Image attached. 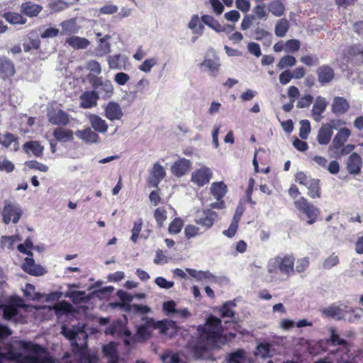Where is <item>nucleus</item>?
<instances>
[{
	"mask_svg": "<svg viewBox=\"0 0 363 363\" xmlns=\"http://www.w3.org/2000/svg\"><path fill=\"white\" fill-rule=\"evenodd\" d=\"M239 223L231 221L230 226L227 230L223 231V234L228 238H233L238 229Z\"/></svg>",
	"mask_w": 363,
	"mask_h": 363,
	"instance_id": "obj_64",
	"label": "nucleus"
},
{
	"mask_svg": "<svg viewBox=\"0 0 363 363\" xmlns=\"http://www.w3.org/2000/svg\"><path fill=\"white\" fill-rule=\"evenodd\" d=\"M362 167V159L357 152H352L347 160L346 168L350 174H358Z\"/></svg>",
	"mask_w": 363,
	"mask_h": 363,
	"instance_id": "obj_14",
	"label": "nucleus"
},
{
	"mask_svg": "<svg viewBox=\"0 0 363 363\" xmlns=\"http://www.w3.org/2000/svg\"><path fill=\"white\" fill-rule=\"evenodd\" d=\"M269 11L275 16H281L285 11V6L280 0H274L269 4Z\"/></svg>",
	"mask_w": 363,
	"mask_h": 363,
	"instance_id": "obj_38",
	"label": "nucleus"
},
{
	"mask_svg": "<svg viewBox=\"0 0 363 363\" xmlns=\"http://www.w3.org/2000/svg\"><path fill=\"white\" fill-rule=\"evenodd\" d=\"M301 43L297 39H290L285 43V51L286 52H296L299 50Z\"/></svg>",
	"mask_w": 363,
	"mask_h": 363,
	"instance_id": "obj_54",
	"label": "nucleus"
},
{
	"mask_svg": "<svg viewBox=\"0 0 363 363\" xmlns=\"http://www.w3.org/2000/svg\"><path fill=\"white\" fill-rule=\"evenodd\" d=\"M123 116L121 107L116 101H109L104 108V116L111 121L121 120Z\"/></svg>",
	"mask_w": 363,
	"mask_h": 363,
	"instance_id": "obj_15",
	"label": "nucleus"
},
{
	"mask_svg": "<svg viewBox=\"0 0 363 363\" xmlns=\"http://www.w3.org/2000/svg\"><path fill=\"white\" fill-rule=\"evenodd\" d=\"M3 316L6 320H10L18 314V308L15 305H2Z\"/></svg>",
	"mask_w": 363,
	"mask_h": 363,
	"instance_id": "obj_46",
	"label": "nucleus"
},
{
	"mask_svg": "<svg viewBox=\"0 0 363 363\" xmlns=\"http://www.w3.org/2000/svg\"><path fill=\"white\" fill-rule=\"evenodd\" d=\"M33 247V244L32 240L30 238H27L23 244H19L17 246V249L19 252L26 254L28 256H32L33 252L30 251V249H32Z\"/></svg>",
	"mask_w": 363,
	"mask_h": 363,
	"instance_id": "obj_52",
	"label": "nucleus"
},
{
	"mask_svg": "<svg viewBox=\"0 0 363 363\" xmlns=\"http://www.w3.org/2000/svg\"><path fill=\"white\" fill-rule=\"evenodd\" d=\"M313 97L311 94H306L301 97L297 102V107L299 108H308L313 103Z\"/></svg>",
	"mask_w": 363,
	"mask_h": 363,
	"instance_id": "obj_58",
	"label": "nucleus"
},
{
	"mask_svg": "<svg viewBox=\"0 0 363 363\" xmlns=\"http://www.w3.org/2000/svg\"><path fill=\"white\" fill-rule=\"evenodd\" d=\"M310 259L308 257L299 258L296 261V269L294 270L298 273L304 272L309 267Z\"/></svg>",
	"mask_w": 363,
	"mask_h": 363,
	"instance_id": "obj_51",
	"label": "nucleus"
},
{
	"mask_svg": "<svg viewBox=\"0 0 363 363\" xmlns=\"http://www.w3.org/2000/svg\"><path fill=\"white\" fill-rule=\"evenodd\" d=\"M294 205L301 213L306 215L307 218L306 223L308 225H313L319 219L320 210L313 203H310L305 197L301 196L298 199L296 200Z\"/></svg>",
	"mask_w": 363,
	"mask_h": 363,
	"instance_id": "obj_3",
	"label": "nucleus"
},
{
	"mask_svg": "<svg viewBox=\"0 0 363 363\" xmlns=\"http://www.w3.org/2000/svg\"><path fill=\"white\" fill-rule=\"evenodd\" d=\"M156 64L157 61L155 58L147 59L139 66V69L144 72H149Z\"/></svg>",
	"mask_w": 363,
	"mask_h": 363,
	"instance_id": "obj_63",
	"label": "nucleus"
},
{
	"mask_svg": "<svg viewBox=\"0 0 363 363\" xmlns=\"http://www.w3.org/2000/svg\"><path fill=\"white\" fill-rule=\"evenodd\" d=\"M191 168L190 160L182 158L175 161L171 167V172L177 177H182L186 174Z\"/></svg>",
	"mask_w": 363,
	"mask_h": 363,
	"instance_id": "obj_13",
	"label": "nucleus"
},
{
	"mask_svg": "<svg viewBox=\"0 0 363 363\" xmlns=\"http://www.w3.org/2000/svg\"><path fill=\"white\" fill-rule=\"evenodd\" d=\"M92 89L96 93L99 99L107 100L112 97L114 88L109 79H104L102 77H91L89 83Z\"/></svg>",
	"mask_w": 363,
	"mask_h": 363,
	"instance_id": "obj_4",
	"label": "nucleus"
},
{
	"mask_svg": "<svg viewBox=\"0 0 363 363\" xmlns=\"http://www.w3.org/2000/svg\"><path fill=\"white\" fill-rule=\"evenodd\" d=\"M117 296L125 308L127 307V305L130 304V302H131L133 299V296L123 290H118L117 291Z\"/></svg>",
	"mask_w": 363,
	"mask_h": 363,
	"instance_id": "obj_61",
	"label": "nucleus"
},
{
	"mask_svg": "<svg viewBox=\"0 0 363 363\" xmlns=\"http://www.w3.org/2000/svg\"><path fill=\"white\" fill-rule=\"evenodd\" d=\"M143 320H145V323L137 327L136 334L139 338L145 340L151 337L152 331L154 329L152 318L145 317Z\"/></svg>",
	"mask_w": 363,
	"mask_h": 363,
	"instance_id": "obj_21",
	"label": "nucleus"
},
{
	"mask_svg": "<svg viewBox=\"0 0 363 363\" xmlns=\"http://www.w3.org/2000/svg\"><path fill=\"white\" fill-rule=\"evenodd\" d=\"M89 123L95 132L106 133L108 130V124L105 120L102 119L96 114H90L89 116Z\"/></svg>",
	"mask_w": 363,
	"mask_h": 363,
	"instance_id": "obj_24",
	"label": "nucleus"
},
{
	"mask_svg": "<svg viewBox=\"0 0 363 363\" xmlns=\"http://www.w3.org/2000/svg\"><path fill=\"white\" fill-rule=\"evenodd\" d=\"M154 218L157 222V225L161 228L163 226L164 221L167 219V211L163 207L157 208L154 211Z\"/></svg>",
	"mask_w": 363,
	"mask_h": 363,
	"instance_id": "obj_45",
	"label": "nucleus"
},
{
	"mask_svg": "<svg viewBox=\"0 0 363 363\" xmlns=\"http://www.w3.org/2000/svg\"><path fill=\"white\" fill-rule=\"evenodd\" d=\"M220 63L218 59H205L201 63V67H206L213 77H216L220 69Z\"/></svg>",
	"mask_w": 363,
	"mask_h": 363,
	"instance_id": "obj_35",
	"label": "nucleus"
},
{
	"mask_svg": "<svg viewBox=\"0 0 363 363\" xmlns=\"http://www.w3.org/2000/svg\"><path fill=\"white\" fill-rule=\"evenodd\" d=\"M354 309L347 306L331 305L323 310V313L328 317L336 318L337 320L345 318V314L347 313H354Z\"/></svg>",
	"mask_w": 363,
	"mask_h": 363,
	"instance_id": "obj_10",
	"label": "nucleus"
},
{
	"mask_svg": "<svg viewBox=\"0 0 363 363\" xmlns=\"http://www.w3.org/2000/svg\"><path fill=\"white\" fill-rule=\"evenodd\" d=\"M142 225H143V219L139 218L136 221L134 222L133 228L132 229V235L130 237V240L133 242H136L138 241L140 233L142 230Z\"/></svg>",
	"mask_w": 363,
	"mask_h": 363,
	"instance_id": "obj_53",
	"label": "nucleus"
},
{
	"mask_svg": "<svg viewBox=\"0 0 363 363\" xmlns=\"http://www.w3.org/2000/svg\"><path fill=\"white\" fill-rule=\"evenodd\" d=\"M55 309L57 312L67 313L72 311V306L69 303L62 301L55 305Z\"/></svg>",
	"mask_w": 363,
	"mask_h": 363,
	"instance_id": "obj_59",
	"label": "nucleus"
},
{
	"mask_svg": "<svg viewBox=\"0 0 363 363\" xmlns=\"http://www.w3.org/2000/svg\"><path fill=\"white\" fill-rule=\"evenodd\" d=\"M217 218L218 213L216 211L211 209H201L196 211L194 222L206 229H209Z\"/></svg>",
	"mask_w": 363,
	"mask_h": 363,
	"instance_id": "obj_6",
	"label": "nucleus"
},
{
	"mask_svg": "<svg viewBox=\"0 0 363 363\" xmlns=\"http://www.w3.org/2000/svg\"><path fill=\"white\" fill-rule=\"evenodd\" d=\"M65 43L75 50L85 49L90 44L86 38L76 35L67 38Z\"/></svg>",
	"mask_w": 363,
	"mask_h": 363,
	"instance_id": "obj_31",
	"label": "nucleus"
},
{
	"mask_svg": "<svg viewBox=\"0 0 363 363\" xmlns=\"http://www.w3.org/2000/svg\"><path fill=\"white\" fill-rule=\"evenodd\" d=\"M343 55L347 60L359 57L363 61V45L357 43L348 46L344 50Z\"/></svg>",
	"mask_w": 363,
	"mask_h": 363,
	"instance_id": "obj_25",
	"label": "nucleus"
},
{
	"mask_svg": "<svg viewBox=\"0 0 363 363\" xmlns=\"http://www.w3.org/2000/svg\"><path fill=\"white\" fill-rule=\"evenodd\" d=\"M24 272L32 276L43 275L45 270L40 265L35 264V261L31 257H26L22 265Z\"/></svg>",
	"mask_w": 363,
	"mask_h": 363,
	"instance_id": "obj_17",
	"label": "nucleus"
},
{
	"mask_svg": "<svg viewBox=\"0 0 363 363\" xmlns=\"http://www.w3.org/2000/svg\"><path fill=\"white\" fill-rule=\"evenodd\" d=\"M333 127L330 123L323 124L318 130L317 140L320 145H326L331 140Z\"/></svg>",
	"mask_w": 363,
	"mask_h": 363,
	"instance_id": "obj_22",
	"label": "nucleus"
},
{
	"mask_svg": "<svg viewBox=\"0 0 363 363\" xmlns=\"http://www.w3.org/2000/svg\"><path fill=\"white\" fill-rule=\"evenodd\" d=\"M87 69L89 73L87 74V79L90 83L91 77H99L98 75L101 72V67L100 64L96 60H90L87 63Z\"/></svg>",
	"mask_w": 363,
	"mask_h": 363,
	"instance_id": "obj_42",
	"label": "nucleus"
},
{
	"mask_svg": "<svg viewBox=\"0 0 363 363\" xmlns=\"http://www.w3.org/2000/svg\"><path fill=\"white\" fill-rule=\"evenodd\" d=\"M183 225L184 222L182 219L180 218H175L169 225V233L171 234H177L182 230Z\"/></svg>",
	"mask_w": 363,
	"mask_h": 363,
	"instance_id": "obj_50",
	"label": "nucleus"
},
{
	"mask_svg": "<svg viewBox=\"0 0 363 363\" xmlns=\"http://www.w3.org/2000/svg\"><path fill=\"white\" fill-rule=\"evenodd\" d=\"M327 103L323 97H317L312 108V116L314 121L320 122L323 118L322 114L325 112Z\"/></svg>",
	"mask_w": 363,
	"mask_h": 363,
	"instance_id": "obj_23",
	"label": "nucleus"
},
{
	"mask_svg": "<svg viewBox=\"0 0 363 363\" xmlns=\"http://www.w3.org/2000/svg\"><path fill=\"white\" fill-rule=\"evenodd\" d=\"M99 97L94 89L85 91L79 96L80 107L83 108H91L97 105Z\"/></svg>",
	"mask_w": 363,
	"mask_h": 363,
	"instance_id": "obj_16",
	"label": "nucleus"
},
{
	"mask_svg": "<svg viewBox=\"0 0 363 363\" xmlns=\"http://www.w3.org/2000/svg\"><path fill=\"white\" fill-rule=\"evenodd\" d=\"M318 81L322 85H326L333 81L335 77L333 68L328 65H323L318 67L315 71Z\"/></svg>",
	"mask_w": 363,
	"mask_h": 363,
	"instance_id": "obj_11",
	"label": "nucleus"
},
{
	"mask_svg": "<svg viewBox=\"0 0 363 363\" xmlns=\"http://www.w3.org/2000/svg\"><path fill=\"white\" fill-rule=\"evenodd\" d=\"M103 352L104 355L108 357V363L120 362L116 346L113 342L104 345L103 347Z\"/></svg>",
	"mask_w": 363,
	"mask_h": 363,
	"instance_id": "obj_29",
	"label": "nucleus"
},
{
	"mask_svg": "<svg viewBox=\"0 0 363 363\" xmlns=\"http://www.w3.org/2000/svg\"><path fill=\"white\" fill-rule=\"evenodd\" d=\"M53 137L60 142H68L74 140L73 131L69 129L57 128L53 130Z\"/></svg>",
	"mask_w": 363,
	"mask_h": 363,
	"instance_id": "obj_32",
	"label": "nucleus"
},
{
	"mask_svg": "<svg viewBox=\"0 0 363 363\" xmlns=\"http://www.w3.org/2000/svg\"><path fill=\"white\" fill-rule=\"evenodd\" d=\"M47 116L48 121L55 125L66 126L70 121L69 114L62 109H49Z\"/></svg>",
	"mask_w": 363,
	"mask_h": 363,
	"instance_id": "obj_9",
	"label": "nucleus"
},
{
	"mask_svg": "<svg viewBox=\"0 0 363 363\" xmlns=\"http://www.w3.org/2000/svg\"><path fill=\"white\" fill-rule=\"evenodd\" d=\"M289 29V23L286 18H281L277 21L275 26V35L282 38L286 35Z\"/></svg>",
	"mask_w": 363,
	"mask_h": 363,
	"instance_id": "obj_39",
	"label": "nucleus"
},
{
	"mask_svg": "<svg viewBox=\"0 0 363 363\" xmlns=\"http://www.w3.org/2000/svg\"><path fill=\"white\" fill-rule=\"evenodd\" d=\"M212 176L210 168L203 166L192 172L191 181L197 186L201 187L209 183Z\"/></svg>",
	"mask_w": 363,
	"mask_h": 363,
	"instance_id": "obj_7",
	"label": "nucleus"
},
{
	"mask_svg": "<svg viewBox=\"0 0 363 363\" xmlns=\"http://www.w3.org/2000/svg\"><path fill=\"white\" fill-rule=\"evenodd\" d=\"M153 329H159L161 333L165 334L167 333L170 327H172L175 323L172 320H158L156 321L152 318Z\"/></svg>",
	"mask_w": 363,
	"mask_h": 363,
	"instance_id": "obj_41",
	"label": "nucleus"
},
{
	"mask_svg": "<svg viewBox=\"0 0 363 363\" xmlns=\"http://www.w3.org/2000/svg\"><path fill=\"white\" fill-rule=\"evenodd\" d=\"M26 166L29 169H37L42 172H46L48 171V167L43 163L38 162L37 160H30L25 163Z\"/></svg>",
	"mask_w": 363,
	"mask_h": 363,
	"instance_id": "obj_57",
	"label": "nucleus"
},
{
	"mask_svg": "<svg viewBox=\"0 0 363 363\" xmlns=\"http://www.w3.org/2000/svg\"><path fill=\"white\" fill-rule=\"evenodd\" d=\"M296 258L293 254L279 255L272 258L267 265L270 274L280 272L287 277L294 274V263Z\"/></svg>",
	"mask_w": 363,
	"mask_h": 363,
	"instance_id": "obj_2",
	"label": "nucleus"
},
{
	"mask_svg": "<svg viewBox=\"0 0 363 363\" xmlns=\"http://www.w3.org/2000/svg\"><path fill=\"white\" fill-rule=\"evenodd\" d=\"M340 263L338 256L333 252L328 257L325 259L322 264V267L325 269H330L333 267L337 266Z\"/></svg>",
	"mask_w": 363,
	"mask_h": 363,
	"instance_id": "obj_47",
	"label": "nucleus"
},
{
	"mask_svg": "<svg viewBox=\"0 0 363 363\" xmlns=\"http://www.w3.org/2000/svg\"><path fill=\"white\" fill-rule=\"evenodd\" d=\"M75 135L86 143H96L100 140L99 135L95 131H93L90 127L83 130H77Z\"/></svg>",
	"mask_w": 363,
	"mask_h": 363,
	"instance_id": "obj_20",
	"label": "nucleus"
},
{
	"mask_svg": "<svg viewBox=\"0 0 363 363\" xmlns=\"http://www.w3.org/2000/svg\"><path fill=\"white\" fill-rule=\"evenodd\" d=\"M188 27L192 30L193 33L201 35L203 33L204 26L200 23L199 17L197 14L191 16Z\"/></svg>",
	"mask_w": 363,
	"mask_h": 363,
	"instance_id": "obj_37",
	"label": "nucleus"
},
{
	"mask_svg": "<svg viewBox=\"0 0 363 363\" xmlns=\"http://www.w3.org/2000/svg\"><path fill=\"white\" fill-rule=\"evenodd\" d=\"M296 64V60L293 55H287L279 60L277 67L280 69L291 67Z\"/></svg>",
	"mask_w": 363,
	"mask_h": 363,
	"instance_id": "obj_43",
	"label": "nucleus"
},
{
	"mask_svg": "<svg viewBox=\"0 0 363 363\" xmlns=\"http://www.w3.org/2000/svg\"><path fill=\"white\" fill-rule=\"evenodd\" d=\"M253 16L255 19H262L267 16V11L264 5H257L253 8Z\"/></svg>",
	"mask_w": 363,
	"mask_h": 363,
	"instance_id": "obj_62",
	"label": "nucleus"
},
{
	"mask_svg": "<svg viewBox=\"0 0 363 363\" xmlns=\"http://www.w3.org/2000/svg\"><path fill=\"white\" fill-rule=\"evenodd\" d=\"M200 233L199 228L194 225L189 224L184 228V235L188 240L200 235Z\"/></svg>",
	"mask_w": 363,
	"mask_h": 363,
	"instance_id": "obj_56",
	"label": "nucleus"
},
{
	"mask_svg": "<svg viewBox=\"0 0 363 363\" xmlns=\"http://www.w3.org/2000/svg\"><path fill=\"white\" fill-rule=\"evenodd\" d=\"M3 17L11 24H24L26 22V18L18 13L6 12L4 13Z\"/></svg>",
	"mask_w": 363,
	"mask_h": 363,
	"instance_id": "obj_40",
	"label": "nucleus"
},
{
	"mask_svg": "<svg viewBox=\"0 0 363 363\" xmlns=\"http://www.w3.org/2000/svg\"><path fill=\"white\" fill-rule=\"evenodd\" d=\"M221 323L219 318L213 315L208 316L206 323L198 327L199 339L206 343L216 342L223 331Z\"/></svg>",
	"mask_w": 363,
	"mask_h": 363,
	"instance_id": "obj_1",
	"label": "nucleus"
},
{
	"mask_svg": "<svg viewBox=\"0 0 363 363\" xmlns=\"http://www.w3.org/2000/svg\"><path fill=\"white\" fill-rule=\"evenodd\" d=\"M1 215L4 223L8 225L11 221L17 223L22 216V211L18 206L5 201Z\"/></svg>",
	"mask_w": 363,
	"mask_h": 363,
	"instance_id": "obj_5",
	"label": "nucleus"
},
{
	"mask_svg": "<svg viewBox=\"0 0 363 363\" xmlns=\"http://www.w3.org/2000/svg\"><path fill=\"white\" fill-rule=\"evenodd\" d=\"M300 61L308 67L317 65L319 63V60L317 56H312L310 55L302 56L300 58Z\"/></svg>",
	"mask_w": 363,
	"mask_h": 363,
	"instance_id": "obj_60",
	"label": "nucleus"
},
{
	"mask_svg": "<svg viewBox=\"0 0 363 363\" xmlns=\"http://www.w3.org/2000/svg\"><path fill=\"white\" fill-rule=\"evenodd\" d=\"M235 304L233 302L228 301L223 303L220 308V315L222 318H233L235 312L232 309V307L235 306Z\"/></svg>",
	"mask_w": 363,
	"mask_h": 363,
	"instance_id": "obj_44",
	"label": "nucleus"
},
{
	"mask_svg": "<svg viewBox=\"0 0 363 363\" xmlns=\"http://www.w3.org/2000/svg\"><path fill=\"white\" fill-rule=\"evenodd\" d=\"M126 311L135 313L145 314L150 312V308L142 304H128Z\"/></svg>",
	"mask_w": 363,
	"mask_h": 363,
	"instance_id": "obj_49",
	"label": "nucleus"
},
{
	"mask_svg": "<svg viewBox=\"0 0 363 363\" xmlns=\"http://www.w3.org/2000/svg\"><path fill=\"white\" fill-rule=\"evenodd\" d=\"M13 143V150L15 152L19 150L18 138L15 135L11 133H6L4 134L0 133V145L6 148H8Z\"/></svg>",
	"mask_w": 363,
	"mask_h": 363,
	"instance_id": "obj_26",
	"label": "nucleus"
},
{
	"mask_svg": "<svg viewBox=\"0 0 363 363\" xmlns=\"http://www.w3.org/2000/svg\"><path fill=\"white\" fill-rule=\"evenodd\" d=\"M351 135V131L347 128H340L335 135L332 144L329 147V151H333L340 149L347 141Z\"/></svg>",
	"mask_w": 363,
	"mask_h": 363,
	"instance_id": "obj_12",
	"label": "nucleus"
},
{
	"mask_svg": "<svg viewBox=\"0 0 363 363\" xmlns=\"http://www.w3.org/2000/svg\"><path fill=\"white\" fill-rule=\"evenodd\" d=\"M305 186L308 189V195L311 199H319L321 197L322 191L320 186V180L313 178Z\"/></svg>",
	"mask_w": 363,
	"mask_h": 363,
	"instance_id": "obj_27",
	"label": "nucleus"
},
{
	"mask_svg": "<svg viewBox=\"0 0 363 363\" xmlns=\"http://www.w3.org/2000/svg\"><path fill=\"white\" fill-rule=\"evenodd\" d=\"M211 191L215 199L221 200L226 194V186L223 182L212 184Z\"/></svg>",
	"mask_w": 363,
	"mask_h": 363,
	"instance_id": "obj_36",
	"label": "nucleus"
},
{
	"mask_svg": "<svg viewBox=\"0 0 363 363\" xmlns=\"http://www.w3.org/2000/svg\"><path fill=\"white\" fill-rule=\"evenodd\" d=\"M202 22L208 26L209 28L213 29L216 32H222L225 30V28L223 27L216 18L210 15H203L201 16Z\"/></svg>",
	"mask_w": 363,
	"mask_h": 363,
	"instance_id": "obj_33",
	"label": "nucleus"
},
{
	"mask_svg": "<svg viewBox=\"0 0 363 363\" xmlns=\"http://www.w3.org/2000/svg\"><path fill=\"white\" fill-rule=\"evenodd\" d=\"M43 7L31 1L23 3L21 6L22 13L29 17L37 16L42 11Z\"/></svg>",
	"mask_w": 363,
	"mask_h": 363,
	"instance_id": "obj_28",
	"label": "nucleus"
},
{
	"mask_svg": "<svg viewBox=\"0 0 363 363\" xmlns=\"http://www.w3.org/2000/svg\"><path fill=\"white\" fill-rule=\"evenodd\" d=\"M350 107V104L346 99L342 96H335L333 100L331 110L334 114L340 116L347 113Z\"/></svg>",
	"mask_w": 363,
	"mask_h": 363,
	"instance_id": "obj_19",
	"label": "nucleus"
},
{
	"mask_svg": "<svg viewBox=\"0 0 363 363\" xmlns=\"http://www.w3.org/2000/svg\"><path fill=\"white\" fill-rule=\"evenodd\" d=\"M21 345L23 350L30 352L33 354H38L48 353L45 347L32 342L22 341Z\"/></svg>",
	"mask_w": 363,
	"mask_h": 363,
	"instance_id": "obj_34",
	"label": "nucleus"
},
{
	"mask_svg": "<svg viewBox=\"0 0 363 363\" xmlns=\"http://www.w3.org/2000/svg\"><path fill=\"white\" fill-rule=\"evenodd\" d=\"M311 132V123L308 120H302L301 121V128L299 130V136L301 139H307Z\"/></svg>",
	"mask_w": 363,
	"mask_h": 363,
	"instance_id": "obj_55",
	"label": "nucleus"
},
{
	"mask_svg": "<svg viewBox=\"0 0 363 363\" xmlns=\"http://www.w3.org/2000/svg\"><path fill=\"white\" fill-rule=\"evenodd\" d=\"M166 177V171L159 162H155L150 170V175L147 179L149 187L158 188L160 183Z\"/></svg>",
	"mask_w": 363,
	"mask_h": 363,
	"instance_id": "obj_8",
	"label": "nucleus"
},
{
	"mask_svg": "<svg viewBox=\"0 0 363 363\" xmlns=\"http://www.w3.org/2000/svg\"><path fill=\"white\" fill-rule=\"evenodd\" d=\"M23 149L27 154L32 152L35 157H40L43 156L44 147L38 141H28L24 143Z\"/></svg>",
	"mask_w": 363,
	"mask_h": 363,
	"instance_id": "obj_30",
	"label": "nucleus"
},
{
	"mask_svg": "<svg viewBox=\"0 0 363 363\" xmlns=\"http://www.w3.org/2000/svg\"><path fill=\"white\" fill-rule=\"evenodd\" d=\"M16 69L13 62L5 57L0 58V76L3 79L14 76Z\"/></svg>",
	"mask_w": 363,
	"mask_h": 363,
	"instance_id": "obj_18",
	"label": "nucleus"
},
{
	"mask_svg": "<svg viewBox=\"0 0 363 363\" xmlns=\"http://www.w3.org/2000/svg\"><path fill=\"white\" fill-rule=\"evenodd\" d=\"M355 146L352 144L343 145L340 149L333 151L332 153L335 158H340L342 156L351 153Z\"/></svg>",
	"mask_w": 363,
	"mask_h": 363,
	"instance_id": "obj_48",
	"label": "nucleus"
}]
</instances>
